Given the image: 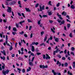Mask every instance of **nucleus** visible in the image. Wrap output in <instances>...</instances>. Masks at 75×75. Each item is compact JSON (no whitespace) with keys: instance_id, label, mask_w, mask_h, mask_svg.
<instances>
[{"instance_id":"nucleus-1","label":"nucleus","mask_w":75,"mask_h":75,"mask_svg":"<svg viewBox=\"0 0 75 75\" xmlns=\"http://www.w3.org/2000/svg\"><path fill=\"white\" fill-rule=\"evenodd\" d=\"M40 9H38V10L39 11H42V10H44V5H43L42 7H41V6L40 5Z\"/></svg>"},{"instance_id":"nucleus-2","label":"nucleus","mask_w":75,"mask_h":75,"mask_svg":"<svg viewBox=\"0 0 75 75\" xmlns=\"http://www.w3.org/2000/svg\"><path fill=\"white\" fill-rule=\"evenodd\" d=\"M16 3V2L14 1H12L10 2L9 3V5H10V6H12L13 5H14Z\"/></svg>"},{"instance_id":"nucleus-3","label":"nucleus","mask_w":75,"mask_h":75,"mask_svg":"<svg viewBox=\"0 0 75 75\" xmlns=\"http://www.w3.org/2000/svg\"><path fill=\"white\" fill-rule=\"evenodd\" d=\"M2 72L4 75H6V74H8L9 72V70H7L6 71L3 70L2 71Z\"/></svg>"},{"instance_id":"nucleus-4","label":"nucleus","mask_w":75,"mask_h":75,"mask_svg":"<svg viewBox=\"0 0 75 75\" xmlns=\"http://www.w3.org/2000/svg\"><path fill=\"white\" fill-rule=\"evenodd\" d=\"M8 8L7 10V12L8 13H11V7H8Z\"/></svg>"},{"instance_id":"nucleus-5","label":"nucleus","mask_w":75,"mask_h":75,"mask_svg":"<svg viewBox=\"0 0 75 75\" xmlns=\"http://www.w3.org/2000/svg\"><path fill=\"white\" fill-rule=\"evenodd\" d=\"M40 68H48V66L47 65H46L44 66V65H40Z\"/></svg>"},{"instance_id":"nucleus-6","label":"nucleus","mask_w":75,"mask_h":75,"mask_svg":"<svg viewBox=\"0 0 75 75\" xmlns=\"http://www.w3.org/2000/svg\"><path fill=\"white\" fill-rule=\"evenodd\" d=\"M38 42H36V43H35V42H33L32 43V44H30V47H31V46H32V45H38Z\"/></svg>"},{"instance_id":"nucleus-7","label":"nucleus","mask_w":75,"mask_h":75,"mask_svg":"<svg viewBox=\"0 0 75 75\" xmlns=\"http://www.w3.org/2000/svg\"><path fill=\"white\" fill-rule=\"evenodd\" d=\"M46 59H50V57L49 56V55H48V54H46Z\"/></svg>"},{"instance_id":"nucleus-8","label":"nucleus","mask_w":75,"mask_h":75,"mask_svg":"<svg viewBox=\"0 0 75 75\" xmlns=\"http://www.w3.org/2000/svg\"><path fill=\"white\" fill-rule=\"evenodd\" d=\"M18 4L19 5V6L21 8V7H22V6H21V1H18Z\"/></svg>"},{"instance_id":"nucleus-9","label":"nucleus","mask_w":75,"mask_h":75,"mask_svg":"<svg viewBox=\"0 0 75 75\" xmlns=\"http://www.w3.org/2000/svg\"><path fill=\"white\" fill-rule=\"evenodd\" d=\"M6 41H5L6 44H7V40H8V36L6 35Z\"/></svg>"},{"instance_id":"nucleus-10","label":"nucleus","mask_w":75,"mask_h":75,"mask_svg":"<svg viewBox=\"0 0 75 75\" xmlns=\"http://www.w3.org/2000/svg\"><path fill=\"white\" fill-rule=\"evenodd\" d=\"M31 50L32 52H34V51L35 50V48H34V47L33 46L32 47V49H31Z\"/></svg>"},{"instance_id":"nucleus-11","label":"nucleus","mask_w":75,"mask_h":75,"mask_svg":"<svg viewBox=\"0 0 75 75\" xmlns=\"http://www.w3.org/2000/svg\"><path fill=\"white\" fill-rule=\"evenodd\" d=\"M25 9L26 11H28V12H30V11H31V10H30L29 8H25Z\"/></svg>"},{"instance_id":"nucleus-12","label":"nucleus","mask_w":75,"mask_h":75,"mask_svg":"<svg viewBox=\"0 0 75 75\" xmlns=\"http://www.w3.org/2000/svg\"><path fill=\"white\" fill-rule=\"evenodd\" d=\"M62 15H64V16H65L67 15V12H65V11H63L62 13Z\"/></svg>"},{"instance_id":"nucleus-13","label":"nucleus","mask_w":75,"mask_h":75,"mask_svg":"<svg viewBox=\"0 0 75 75\" xmlns=\"http://www.w3.org/2000/svg\"><path fill=\"white\" fill-rule=\"evenodd\" d=\"M0 58L1 59H3L4 61L5 60V59H6V57H5L4 56L3 57H2L1 56Z\"/></svg>"},{"instance_id":"nucleus-14","label":"nucleus","mask_w":75,"mask_h":75,"mask_svg":"<svg viewBox=\"0 0 75 75\" xmlns=\"http://www.w3.org/2000/svg\"><path fill=\"white\" fill-rule=\"evenodd\" d=\"M1 52H2V53L4 54V55H6V52H5V51L4 50L3 51H1Z\"/></svg>"},{"instance_id":"nucleus-15","label":"nucleus","mask_w":75,"mask_h":75,"mask_svg":"<svg viewBox=\"0 0 75 75\" xmlns=\"http://www.w3.org/2000/svg\"><path fill=\"white\" fill-rule=\"evenodd\" d=\"M2 64L3 65V66H2V68L3 69H4L5 68V65L4 64V63H2Z\"/></svg>"},{"instance_id":"nucleus-16","label":"nucleus","mask_w":75,"mask_h":75,"mask_svg":"<svg viewBox=\"0 0 75 75\" xmlns=\"http://www.w3.org/2000/svg\"><path fill=\"white\" fill-rule=\"evenodd\" d=\"M29 65H30L31 66H33V62H29Z\"/></svg>"},{"instance_id":"nucleus-17","label":"nucleus","mask_w":75,"mask_h":75,"mask_svg":"<svg viewBox=\"0 0 75 75\" xmlns=\"http://www.w3.org/2000/svg\"><path fill=\"white\" fill-rule=\"evenodd\" d=\"M24 22H25V21H23L20 22L19 23V24H21V25H22V23H24Z\"/></svg>"},{"instance_id":"nucleus-18","label":"nucleus","mask_w":75,"mask_h":75,"mask_svg":"<svg viewBox=\"0 0 75 75\" xmlns=\"http://www.w3.org/2000/svg\"><path fill=\"white\" fill-rule=\"evenodd\" d=\"M70 7L72 8V9H74V8H75V6L73 5L71 6Z\"/></svg>"},{"instance_id":"nucleus-19","label":"nucleus","mask_w":75,"mask_h":75,"mask_svg":"<svg viewBox=\"0 0 75 75\" xmlns=\"http://www.w3.org/2000/svg\"><path fill=\"white\" fill-rule=\"evenodd\" d=\"M27 20L28 23H33V21L30 20V19H28Z\"/></svg>"},{"instance_id":"nucleus-20","label":"nucleus","mask_w":75,"mask_h":75,"mask_svg":"<svg viewBox=\"0 0 75 75\" xmlns=\"http://www.w3.org/2000/svg\"><path fill=\"white\" fill-rule=\"evenodd\" d=\"M59 39L58 38H56L55 39V41L56 42H58L59 41Z\"/></svg>"},{"instance_id":"nucleus-21","label":"nucleus","mask_w":75,"mask_h":75,"mask_svg":"<svg viewBox=\"0 0 75 75\" xmlns=\"http://www.w3.org/2000/svg\"><path fill=\"white\" fill-rule=\"evenodd\" d=\"M59 51H59H60V50H59V48H57L56 50V51H55V52H56V53H57V52H58Z\"/></svg>"},{"instance_id":"nucleus-22","label":"nucleus","mask_w":75,"mask_h":75,"mask_svg":"<svg viewBox=\"0 0 75 75\" xmlns=\"http://www.w3.org/2000/svg\"><path fill=\"white\" fill-rule=\"evenodd\" d=\"M31 71V67H28V69H27V72H28Z\"/></svg>"},{"instance_id":"nucleus-23","label":"nucleus","mask_w":75,"mask_h":75,"mask_svg":"<svg viewBox=\"0 0 75 75\" xmlns=\"http://www.w3.org/2000/svg\"><path fill=\"white\" fill-rule=\"evenodd\" d=\"M24 33V32L23 31H22L21 32H19V33L20 34H21V35H23V34Z\"/></svg>"},{"instance_id":"nucleus-24","label":"nucleus","mask_w":75,"mask_h":75,"mask_svg":"<svg viewBox=\"0 0 75 75\" xmlns=\"http://www.w3.org/2000/svg\"><path fill=\"white\" fill-rule=\"evenodd\" d=\"M42 45H44L45 47V44H44V43H42L40 44V46H42Z\"/></svg>"},{"instance_id":"nucleus-25","label":"nucleus","mask_w":75,"mask_h":75,"mask_svg":"<svg viewBox=\"0 0 75 75\" xmlns=\"http://www.w3.org/2000/svg\"><path fill=\"white\" fill-rule=\"evenodd\" d=\"M48 14L49 16H51V15H52V12L51 11L49 12Z\"/></svg>"},{"instance_id":"nucleus-26","label":"nucleus","mask_w":75,"mask_h":75,"mask_svg":"<svg viewBox=\"0 0 75 75\" xmlns=\"http://www.w3.org/2000/svg\"><path fill=\"white\" fill-rule=\"evenodd\" d=\"M13 31H17V29L16 28H13Z\"/></svg>"},{"instance_id":"nucleus-27","label":"nucleus","mask_w":75,"mask_h":75,"mask_svg":"<svg viewBox=\"0 0 75 75\" xmlns=\"http://www.w3.org/2000/svg\"><path fill=\"white\" fill-rule=\"evenodd\" d=\"M73 67L74 68H75V62H74L73 63Z\"/></svg>"},{"instance_id":"nucleus-28","label":"nucleus","mask_w":75,"mask_h":75,"mask_svg":"<svg viewBox=\"0 0 75 75\" xmlns=\"http://www.w3.org/2000/svg\"><path fill=\"white\" fill-rule=\"evenodd\" d=\"M13 50V46L12 45H11V47L9 49V50L10 51H11V50Z\"/></svg>"},{"instance_id":"nucleus-29","label":"nucleus","mask_w":75,"mask_h":75,"mask_svg":"<svg viewBox=\"0 0 75 75\" xmlns=\"http://www.w3.org/2000/svg\"><path fill=\"white\" fill-rule=\"evenodd\" d=\"M47 36L45 37V38L44 39V42L46 41L47 40Z\"/></svg>"},{"instance_id":"nucleus-30","label":"nucleus","mask_w":75,"mask_h":75,"mask_svg":"<svg viewBox=\"0 0 75 75\" xmlns=\"http://www.w3.org/2000/svg\"><path fill=\"white\" fill-rule=\"evenodd\" d=\"M2 34L0 33V36L2 38H3V32L2 33Z\"/></svg>"},{"instance_id":"nucleus-31","label":"nucleus","mask_w":75,"mask_h":75,"mask_svg":"<svg viewBox=\"0 0 75 75\" xmlns=\"http://www.w3.org/2000/svg\"><path fill=\"white\" fill-rule=\"evenodd\" d=\"M41 20H40L39 21H38V25H40L41 23Z\"/></svg>"},{"instance_id":"nucleus-32","label":"nucleus","mask_w":75,"mask_h":75,"mask_svg":"<svg viewBox=\"0 0 75 75\" xmlns=\"http://www.w3.org/2000/svg\"><path fill=\"white\" fill-rule=\"evenodd\" d=\"M39 6V4H37L35 6V7L36 8L38 7Z\"/></svg>"},{"instance_id":"nucleus-33","label":"nucleus","mask_w":75,"mask_h":75,"mask_svg":"<svg viewBox=\"0 0 75 75\" xmlns=\"http://www.w3.org/2000/svg\"><path fill=\"white\" fill-rule=\"evenodd\" d=\"M69 37H71V38H72V34L71 33H70V34L69 35Z\"/></svg>"},{"instance_id":"nucleus-34","label":"nucleus","mask_w":75,"mask_h":75,"mask_svg":"<svg viewBox=\"0 0 75 75\" xmlns=\"http://www.w3.org/2000/svg\"><path fill=\"white\" fill-rule=\"evenodd\" d=\"M52 40V37L51 36L50 37V38H49L48 39V41H49V40Z\"/></svg>"},{"instance_id":"nucleus-35","label":"nucleus","mask_w":75,"mask_h":75,"mask_svg":"<svg viewBox=\"0 0 75 75\" xmlns=\"http://www.w3.org/2000/svg\"><path fill=\"white\" fill-rule=\"evenodd\" d=\"M64 65L65 67H67V66H68V63H65L64 64Z\"/></svg>"},{"instance_id":"nucleus-36","label":"nucleus","mask_w":75,"mask_h":75,"mask_svg":"<svg viewBox=\"0 0 75 75\" xmlns=\"http://www.w3.org/2000/svg\"><path fill=\"white\" fill-rule=\"evenodd\" d=\"M71 50L72 51H74V50H75V48H74V47H72L71 48Z\"/></svg>"},{"instance_id":"nucleus-37","label":"nucleus","mask_w":75,"mask_h":75,"mask_svg":"<svg viewBox=\"0 0 75 75\" xmlns=\"http://www.w3.org/2000/svg\"><path fill=\"white\" fill-rule=\"evenodd\" d=\"M62 24H64V23H65V21H64L63 20L62 22H61Z\"/></svg>"},{"instance_id":"nucleus-38","label":"nucleus","mask_w":75,"mask_h":75,"mask_svg":"<svg viewBox=\"0 0 75 75\" xmlns=\"http://www.w3.org/2000/svg\"><path fill=\"white\" fill-rule=\"evenodd\" d=\"M34 58H35V57H33L32 58V59L31 60L32 62H33V61H34Z\"/></svg>"},{"instance_id":"nucleus-39","label":"nucleus","mask_w":75,"mask_h":75,"mask_svg":"<svg viewBox=\"0 0 75 75\" xmlns=\"http://www.w3.org/2000/svg\"><path fill=\"white\" fill-rule=\"evenodd\" d=\"M49 5H50V6H52V5L51 3V1H49Z\"/></svg>"},{"instance_id":"nucleus-40","label":"nucleus","mask_w":75,"mask_h":75,"mask_svg":"<svg viewBox=\"0 0 75 75\" xmlns=\"http://www.w3.org/2000/svg\"><path fill=\"white\" fill-rule=\"evenodd\" d=\"M51 30L53 33H55V31L53 30V29L51 28Z\"/></svg>"},{"instance_id":"nucleus-41","label":"nucleus","mask_w":75,"mask_h":75,"mask_svg":"<svg viewBox=\"0 0 75 75\" xmlns=\"http://www.w3.org/2000/svg\"><path fill=\"white\" fill-rule=\"evenodd\" d=\"M57 57H58V58H61V55L59 54L57 55Z\"/></svg>"},{"instance_id":"nucleus-42","label":"nucleus","mask_w":75,"mask_h":75,"mask_svg":"<svg viewBox=\"0 0 75 75\" xmlns=\"http://www.w3.org/2000/svg\"><path fill=\"white\" fill-rule=\"evenodd\" d=\"M36 54L37 55H41V53L40 52H37Z\"/></svg>"},{"instance_id":"nucleus-43","label":"nucleus","mask_w":75,"mask_h":75,"mask_svg":"<svg viewBox=\"0 0 75 75\" xmlns=\"http://www.w3.org/2000/svg\"><path fill=\"white\" fill-rule=\"evenodd\" d=\"M60 4L59 3H58L56 5V6L57 7H59V5Z\"/></svg>"},{"instance_id":"nucleus-44","label":"nucleus","mask_w":75,"mask_h":75,"mask_svg":"<svg viewBox=\"0 0 75 75\" xmlns=\"http://www.w3.org/2000/svg\"><path fill=\"white\" fill-rule=\"evenodd\" d=\"M23 58L21 57H19L18 58V59H19V60H21V59H23Z\"/></svg>"},{"instance_id":"nucleus-45","label":"nucleus","mask_w":75,"mask_h":75,"mask_svg":"<svg viewBox=\"0 0 75 75\" xmlns=\"http://www.w3.org/2000/svg\"><path fill=\"white\" fill-rule=\"evenodd\" d=\"M57 21L58 22V23H61V21L60 20L58 19L57 20Z\"/></svg>"},{"instance_id":"nucleus-46","label":"nucleus","mask_w":75,"mask_h":75,"mask_svg":"<svg viewBox=\"0 0 75 75\" xmlns=\"http://www.w3.org/2000/svg\"><path fill=\"white\" fill-rule=\"evenodd\" d=\"M71 55H73V56L75 55V54H74V52H71Z\"/></svg>"},{"instance_id":"nucleus-47","label":"nucleus","mask_w":75,"mask_h":75,"mask_svg":"<svg viewBox=\"0 0 75 75\" xmlns=\"http://www.w3.org/2000/svg\"><path fill=\"white\" fill-rule=\"evenodd\" d=\"M31 28H32V26H30L29 27V30H31Z\"/></svg>"},{"instance_id":"nucleus-48","label":"nucleus","mask_w":75,"mask_h":75,"mask_svg":"<svg viewBox=\"0 0 75 75\" xmlns=\"http://www.w3.org/2000/svg\"><path fill=\"white\" fill-rule=\"evenodd\" d=\"M70 26H71L70 24H69L67 25V27L68 28H69V27H70Z\"/></svg>"},{"instance_id":"nucleus-49","label":"nucleus","mask_w":75,"mask_h":75,"mask_svg":"<svg viewBox=\"0 0 75 75\" xmlns=\"http://www.w3.org/2000/svg\"><path fill=\"white\" fill-rule=\"evenodd\" d=\"M42 17H47V16L45 15H43Z\"/></svg>"},{"instance_id":"nucleus-50","label":"nucleus","mask_w":75,"mask_h":75,"mask_svg":"<svg viewBox=\"0 0 75 75\" xmlns=\"http://www.w3.org/2000/svg\"><path fill=\"white\" fill-rule=\"evenodd\" d=\"M22 72H23V73H24V72H25V69H22Z\"/></svg>"},{"instance_id":"nucleus-51","label":"nucleus","mask_w":75,"mask_h":75,"mask_svg":"<svg viewBox=\"0 0 75 75\" xmlns=\"http://www.w3.org/2000/svg\"><path fill=\"white\" fill-rule=\"evenodd\" d=\"M66 17H67V18H68V19H70V18H69V16H68V15H67V16H66Z\"/></svg>"},{"instance_id":"nucleus-52","label":"nucleus","mask_w":75,"mask_h":75,"mask_svg":"<svg viewBox=\"0 0 75 75\" xmlns=\"http://www.w3.org/2000/svg\"><path fill=\"white\" fill-rule=\"evenodd\" d=\"M67 53L68 55L70 56V54H69V51H68Z\"/></svg>"},{"instance_id":"nucleus-53","label":"nucleus","mask_w":75,"mask_h":75,"mask_svg":"<svg viewBox=\"0 0 75 75\" xmlns=\"http://www.w3.org/2000/svg\"><path fill=\"white\" fill-rule=\"evenodd\" d=\"M60 62L59 61H57V63L56 64L57 65H58V64H59V63H60Z\"/></svg>"},{"instance_id":"nucleus-54","label":"nucleus","mask_w":75,"mask_h":75,"mask_svg":"<svg viewBox=\"0 0 75 75\" xmlns=\"http://www.w3.org/2000/svg\"><path fill=\"white\" fill-rule=\"evenodd\" d=\"M43 59H45V55L44 54L43 55Z\"/></svg>"},{"instance_id":"nucleus-55","label":"nucleus","mask_w":75,"mask_h":75,"mask_svg":"<svg viewBox=\"0 0 75 75\" xmlns=\"http://www.w3.org/2000/svg\"><path fill=\"white\" fill-rule=\"evenodd\" d=\"M16 27L17 28H18V25L17 24V23L16 24Z\"/></svg>"},{"instance_id":"nucleus-56","label":"nucleus","mask_w":75,"mask_h":75,"mask_svg":"<svg viewBox=\"0 0 75 75\" xmlns=\"http://www.w3.org/2000/svg\"><path fill=\"white\" fill-rule=\"evenodd\" d=\"M51 47H50L48 48V50H51Z\"/></svg>"},{"instance_id":"nucleus-57","label":"nucleus","mask_w":75,"mask_h":75,"mask_svg":"<svg viewBox=\"0 0 75 75\" xmlns=\"http://www.w3.org/2000/svg\"><path fill=\"white\" fill-rule=\"evenodd\" d=\"M24 36L25 37H27L28 36H27V34H25L24 35Z\"/></svg>"},{"instance_id":"nucleus-58","label":"nucleus","mask_w":75,"mask_h":75,"mask_svg":"<svg viewBox=\"0 0 75 75\" xmlns=\"http://www.w3.org/2000/svg\"><path fill=\"white\" fill-rule=\"evenodd\" d=\"M18 16H21V13H18Z\"/></svg>"},{"instance_id":"nucleus-59","label":"nucleus","mask_w":75,"mask_h":75,"mask_svg":"<svg viewBox=\"0 0 75 75\" xmlns=\"http://www.w3.org/2000/svg\"><path fill=\"white\" fill-rule=\"evenodd\" d=\"M17 70L18 71H21V69H20V68H18Z\"/></svg>"},{"instance_id":"nucleus-60","label":"nucleus","mask_w":75,"mask_h":75,"mask_svg":"<svg viewBox=\"0 0 75 75\" xmlns=\"http://www.w3.org/2000/svg\"><path fill=\"white\" fill-rule=\"evenodd\" d=\"M41 35H42V34H44V32H42L41 33Z\"/></svg>"},{"instance_id":"nucleus-61","label":"nucleus","mask_w":75,"mask_h":75,"mask_svg":"<svg viewBox=\"0 0 75 75\" xmlns=\"http://www.w3.org/2000/svg\"><path fill=\"white\" fill-rule=\"evenodd\" d=\"M62 59L63 60H65V57H63L62 58Z\"/></svg>"},{"instance_id":"nucleus-62","label":"nucleus","mask_w":75,"mask_h":75,"mask_svg":"<svg viewBox=\"0 0 75 75\" xmlns=\"http://www.w3.org/2000/svg\"><path fill=\"white\" fill-rule=\"evenodd\" d=\"M67 50H64V54H66V53H67Z\"/></svg>"},{"instance_id":"nucleus-63","label":"nucleus","mask_w":75,"mask_h":75,"mask_svg":"<svg viewBox=\"0 0 75 75\" xmlns=\"http://www.w3.org/2000/svg\"><path fill=\"white\" fill-rule=\"evenodd\" d=\"M53 21H49V23H52Z\"/></svg>"},{"instance_id":"nucleus-64","label":"nucleus","mask_w":75,"mask_h":75,"mask_svg":"<svg viewBox=\"0 0 75 75\" xmlns=\"http://www.w3.org/2000/svg\"><path fill=\"white\" fill-rule=\"evenodd\" d=\"M12 34L13 35H15V34H16V33L15 32H12Z\"/></svg>"}]
</instances>
